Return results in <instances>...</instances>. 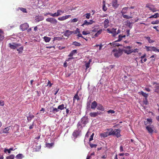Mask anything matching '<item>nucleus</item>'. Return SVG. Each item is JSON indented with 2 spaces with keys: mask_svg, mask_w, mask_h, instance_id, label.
<instances>
[{
  "mask_svg": "<svg viewBox=\"0 0 159 159\" xmlns=\"http://www.w3.org/2000/svg\"><path fill=\"white\" fill-rule=\"evenodd\" d=\"M122 53L123 51L122 49L120 48L114 49L112 50L111 52V54H113L115 57L117 58H119L122 55Z\"/></svg>",
  "mask_w": 159,
  "mask_h": 159,
  "instance_id": "obj_1",
  "label": "nucleus"
},
{
  "mask_svg": "<svg viewBox=\"0 0 159 159\" xmlns=\"http://www.w3.org/2000/svg\"><path fill=\"white\" fill-rule=\"evenodd\" d=\"M89 119L88 118L84 116L82 117L80 121L78 124V126H81V127L85 126V125L88 122Z\"/></svg>",
  "mask_w": 159,
  "mask_h": 159,
  "instance_id": "obj_2",
  "label": "nucleus"
},
{
  "mask_svg": "<svg viewBox=\"0 0 159 159\" xmlns=\"http://www.w3.org/2000/svg\"><path fill=\"white\" fill-rule=\"evenodd\" d=\"M109 130L111 131V135L116 136L117 138L120 136V129H119L113 130L112 129H109Z\"/></svg>",
  "mask_w": 159,
  "mask_h": 159,
  "instance_id": "obj_3",
  "label": "nucleus"
},
{
  "mask_svg": "<svg viewBox=\"0 0 159 159\" xmlns=\"http://www.w3.org/2000/svg\"><path fill=\"white\" fill-rule=\"evenodd\" d=\"M64 13V11L61 10L60 9H58L57 10V12H55L54 13L48 12V13H47V14L51 16H52L53 17H55L60 16L61 15L62 13Z\"/></svg>",
  "mask_w": 159,
  "mask_h": 159,
  "instance_id": "obj_4",
  "label": "nucleus"
},
{
  "mask_svg": "<svg viewBox=\"0 0 159 159\" xmlns=\"http://www.w3.org/2000/svg\"><path fill=\"white\" fill-rule=\"evenodd\" d=\"M131 48L132 47L130 46L124 47L122 49V50L123 52L129 55L132 53Z\"/></svg>",
  "mask_w": 159,
  "mask_h": 159,
  "instance_id": "obj_5",
  "label": "nucleus"
},
{
  "mask_svg": "<svg viewBox=\"0 0 159 159\" xmlns=\"http://www.w3.org/2000/svg\"><path fill=\"white\" fill-rule=\"evenodd\" d=\"M125 35H123L121 34H120L119 35L118 39L117 41H116L114 42H113L112 43H109V44H110L111 46H113L114 47L116 46H118L120 45L118 43H116L117 41H120L122 40V39L123 38H125Z\"/></svg>",
  "mask_w": 159,
  "mask_h": 159,
  "instance_id": "obj_6",
  "label": "nucleus"
},
{
  "mask_svg": "<svg viewBox=\"0 0 159 159\" xmlns=\"http://www.w3.org/2000/svg\"><path fill=\"white\" fill-rule=\"evenodd\" d=\"M9 47L11 48L12 49H16L17 48L21 46V44L20 43H9L8 44Z\"/></svg>",
  "mask_w": 159,
  "mask_h": 159,
  "instance_id": "obj_7",
  "label": "nucleus"
},
{
  "mask_svg": "<svg viewBox=\"0 0 159 159\" xmlns=\"http://www.w3.org/2000/svg\"><path fill=\"white\" fill-rule=\"evenodd\" d=\"M46 21L47 22H50L51 24L54 25H56L57 23V20L53 18H49L46 19Z\"/></svg>",
  "mask_w": 159,
  "mask_h": 159,
  "instance_id": "obj_8",
  "label": "nucleus"
},
{
  "mask_svg": "<svg viewBox=\"0 0 159 159\" xmlns=\"http://www.w3.org/2000/svg\"><path fill=\"white\" fill-rule=\"evenodd\" d=\"M107 131L102 133L100 134V135L103 138L107 137L108 136L111 135V131L109 130V129H107Z\"/></svg>",
  "mask_w": 159,
  "mask_h": 159,
  "instance_id": "obj_9",
  "label": "nucleus"
},
{
  "mask_svg": "<svg viewBox=\"0 0 159 159\" xmlns=\"http://www.w3.org/2000/svg\"><path fill=\"white\" fill-rule=\"evenodd\" d=\"M146 128L148 132L152 134L153 131L154 126L153 125H148L146 127Z\"/></svg>",
  "mask_w": 159,
  "mask_h": 159,
  "instance_id": "obj_10",
  "label": "nucleus"
},
{
  "mask_svg": "<svg viewBox=\"0 0 159 159\" xmlns=\"http://www.w3.org/2000/svg\"><path fill=\"white\" fill-rule=\"evenodd\" d=\"M152 84L154 85H155L154 88L155 92L159 93V83H157V82H154L152 83Z\"/></svg>",
  "mask_w": 159,
  "mask_h": 159,
  "instance_id": "obj_11",
  "label": "nucleus"
},
{
  "mask_svg": "<svg viewBox=\"0 0 159 159\" xmlns=\"http://www.w3.org/2000/svg\"><path fill=\"white\" fill-rule=\"evenodd\" d=\"M29 27V25L27 23L22 24L20 25V28L22 31L27 30Z\"/></svg>",
  "mask_w": 159,
  "mask_h": 159,
  "instance_id": "obj_12",
  "label": "nucleus"
},
{
  "mask_svg": "<svg viewBox=\"0 0 159 159\" xmlns=\"http://www.w3.org/2000/svg\"><path fill=\"white\" fill-rule=\"evenodd\" d=\"M44 19V17L41 16H37L35 17L34 21L37 23L43 20Z\"/></svg>",
  "mask_w": 159,
  "mask_h": 159,
  "instance_id": "obj_13",
  "label": "nucleus"
},
{
  "mask_svg": "<svg viewBox=\"0 0 159 159\" xmlns=\"http://www.w3.org/2000/svg\"><path fill=\"white\" fill-rule=\"evenodd\" d=\"M154 6L153 5H149L147 4L146 6V7L149 8V10L151 11L152 12L157 11V10L156 8L154 7Z\"/></svg>",
  "mask_w": 159,
  "mask_h": 159,
  "instance_id": "obj_14",
  "label": "nucleus"
},
{
  "mask_svg": "<svg viewBox=\"0 0 159 159\" xmlns=\"http://www.w3.org/2000/svg\"><path fill=\"white\" fill-rule=\"evenodd\" d=\"M77 53V51L76 50H74L71 51L70 54L68 55V56L69 57H72L71 58H68V60L73 59L74 58L72 57L75 54Z\"/></svg>",
  "mask_w": 159,
  "mask_h": 159,
  "instance_id": "obj_15",
  "label": "nucleus"
},
{
  "mask_svg": "<svg viewBox=\"0 0 159 159\" xmlns=\"http://www.w3.org/2000/svg\"><path fill=\"white\" fill-rule=\"evenodd\" d=\"M152 122V120L151 118H148L147 119L146 121H144V125L147 126L148 125H151Z\"/></svg>",
  "mask_w": 159,
  "mask_h": 159,
  "instance_id": "obj_16",
  "label": "nucleus"
},
{
  "mask_svg": "<svg viewBox=\"0 0 159 159\" xmlns=\"http://www.w3.org/2000/svg\"><path fill=\"white\" fill-rule=\"evenodd\" d=\"M70 15H67L65 16H62L61 17H59L58 20L60 21H63L68 19L69 17H70Z\"/></svg>",
  "mask_w": 159,
  "mask_h": 159,
  "instance_id": "obj_17",
  "label": "nucleus"
},
{
  "mask_svg": "<svg viewBox=\"0 0 159 159\" xmlns=\"http://www.w3.org/2000/svg\"><path fill=\"white\" fill-rule=\"evenodd\" d=\"M73 33V31H70L69 30H66L64 32V35L65 36L69 37Z\"/></svg>",
  "mask_w": 159,
  "mask_h": 159,
  "instance_id": "obj_18",
  "label": "nucleus"
},
{
  "mask_svg": "<svg viewBox=\"0 0 159 159\" xmlns=\"http://www.w3.org/2000/svg\"><path fill=\"white\" fill-rule=\"evenodd\" d=\"M117 0H113L112 1V4L113 7L115 8L118 7L119 6V4L117 3Z\"/></svg>",
  "mask_w": 159,
  "mask_h": 159,
  "instance_id": "obj_19",
  "label": "nucleus"
},
{
  "mask_svg": "<svg viewBox=\"0 0 159 159\" xmlns=\"http://www.w3.org/2000/svg\"><path fill=\"white\" fill-rule=\"evenodd\" d=\"M93 22L94 21L92 20H90L89 22H88L87 20H85L84 21V23L81 25L84 26V25H89L92 24Z\"/></svg>",
  "mask_w": 159,
  "mask_h": 159,
  "instance_id": "obj_20",
  "label": "nucleus"
},
{
  "mask_svg": "<svg viewBox=\"0 0 159 159\" xmlns=\"http://www.w3.org/2000/svg\"><path fill=\"white\" fill-rule=\"evenodd\" d=\"M97 106V102L95 101H94L91 103V108L92 109H95Z\"/></svg>",
  "mask_w": 159,
  "mask_h": 159,
  "instance_id": "obj_21",
  "label": "nucleus"
},
{
  "mask_svg": "<svg viewBox=\"0 0 159 159\" xmlns=\"http://www.w3.org/2000/svg\"><path fill=\"white\" fill-rule=\"evenodd\" d=\"M80 133L78 130H75L73 133L72 135L74 139H76L79 135Z\"/></svg>",
  "mask_w": 159,
  "mask_h": 159,
  "instance_id": "obj_22",
  "label": "nucleus"
},
{
  "mask_svg": "<svg viewBox=\"0 0 159 159\" xmlns=\"http://www.w3.org/2000/svg\"><path fill=\"white\" fill-rule=\"evenodd\" d=\"M4 38V33L2 30L0 29V41H2Z\"/></svg>",
  "mask_w": 159,
  "mask_h": 159,
  "instance_id": "obj_23",
  "label": "nucleus"
},
{
  "mask_svg": "<svg viewBox=\"0 0 159 159\" xmlns=\"http://www.w3.org/2000/svg\"><path fill=\"white\" fill-rule=\"evenodd\" d=\"M109 20L108 19H106L104 22V26L105 28H106L109 26Z\"/></svg>",
  "mask_w": 159,
  "mask_h": 159,
  "instance_id": "obj_24",
  "label": "nucleus"
},
{
  "mask_svg": "<svg viewBox=\"0 0 159 159\" xmlns=\"http://www.w3.org/2000/svg\"><path fill=\"white\" fill-rule=\"evenodd\" d=\"M92 60L91 59H89V61L88 62H86V61L85 62V66L86 67V69H85L86 70L90 66V63L92 62Z\"/></svg>",
  "mask_w": 159,
  "mask_h": 159,
  "instance_id": "obj_25",
  "label": "nucleus"
},
{
  "mask_svg": "<svg viewBox=\"0 0 159 159\" xmlns=\"http://www.w3.org/2000/svg\"><path fill=\"white\" fill-rule=\"evenodd\" d=\"M79 93V91H77L76 92V93L75 94V95L73 97V102H75V100H80V98L79 96L78 95V94Z\"/></svg>",
  "mask_w": 159,
  "mask_h": 159,
  "instance_id": "obj_26",
  "label": "nucleus"
},
{
  "mask_svg": "<svg viewBox=\"0 0 159 159\" xmlns=\"http://www.w3.org/2000/svg\"><path fill=\"white\" fill-rule=\"evenodd\" d=\"M57 108L59 111L60 110H62L64 109H66V107H65V105L63 104H62L58 106L57 107Z\"/></svg>",
  "mask_w": 159,
  "mask_h": 159,
  "instance_id": "obj_27",
  "label": "nucleus"
},
{
  "mask_svg": "<svg viewBox=\"0 0 159 159\" xmlns=\"http://www.w3.org/2000/svg\"><path fill=\"white\" fill-rule=\"evenodd\" d=\"M97 109L98 110L103 111L105 110V108L101 104H99L97 106Z\"/></svg>",
  "mask_w": 159,
  "mask_h": 159,
  "instance_id": "obj_28",
  "label": "nucleus"
},
{
  "mask_svg": "<svg viewBox=\"0 0 159 159\" xmlns=\"http://www.w3.org/2000/svg\"><path fill=\"white\" fill-rule=\"evenodd\" d=\"M126 25L130 28L131 29L132 27V25L129 21L127 20L125 22Z\"/></svg>",
  "mask_w": 159,
  "mask_h": 159,
  "instance_id": "obj_29",
  "label": "nucleus"
},
{
  "mask_svg": "<svg viewBox=\"0 0 159 159\" xmlns=\"http://www.w3.org/2000/svg\"><path fill=\"white\" fill-rule=\"evenodd\" d=\"M138 93L139 94L142 95L143 96L145 97V98H147L148 96V94L144 93L143 91L139 92Z\"/></svg>",
  "mask_w": 159,
  "mask_h": 159,
  "instance_id": "obj_30",
  "label": "nucleus"
},
{
  "mask_svg": "<svg viewBox=\"0 0 159 159\" xmlns=\"http://www.w3.org/2000/svg\"><path fill=\"white\" fill-rule=\"evenodd\" d=\"M116 29L112 28L111 30V34H112V35L114 37H115V36H116V35H117V34H116L117 32H116Z\"/></svg>",
  "mask_w": 159,
  "mask_h": 159,
  "instance_id": "obj_31",
  "label": "nucleus"
},
{
  "mask_svg": "<svg viewBox=\"0 0 159 159\" xmlns=\"http://www.w3.org/2000/svg\"><path fill=\"white\" fill-rule=\"evenodd\" d=\"M99 28V25H97L93 28V30H92L93 32H96L98 31Z\"/></svg>",
  "mask_w": 159,
  "mask_h": 159,
  "instance_id": "obj_32",
  "label": "nucleus"
},
{
  "mask_svg": "<svg viewBox=\"0 0 159 159\" xmlns=\"http://www.w3.org/2000/svg\"><path fill=\"white\" fill-rule=\"evenodd\" d=\"M128 7H124L122 10L121 13L122 15H124V14L126 13L127 11L128 10Z\"/></svg>",
  "mask_w": 159,
  "mask_h": 159,
  "instance_id": "obj_33",
  "label": "nucleus"
},
{
  "mask_svg": "<svg viewBox=\"0 0 159 159\" xmlns=\"http://www.w3.org/2000/svg\"><path fill=\"white\" fill-rule=\"evenodd\" d=\"M23 48L24 47L23 46H21L18 48H16L19 54H21L22 53Z\"/></svg>",
  "mask_w": 159,
  "mask_h": 159,
  "instance_id": "obj_34",
  "label": "nucleus"
},
{
  "mask_svg": "<svg viewBox=\"0 0 159 159\" xmlns=\"http://www.w3.org/2000/svg\"><path fill=\"white\" fill-rule=\"evenodd\" d=\"M144 38L148 40L149 43H152L154 42V41L151 39L149 37L145 36L144 37Z\"/></svg>",
  "mask_w": 159,
  "mask_h": 159,
  "instance_id": "obj_35",
  "label": "nucleus"
},
{
  "mask_svg": "<svg viewBox=\"0 0 159 159\" xmlns=\"http://www.w3.org/2000/svg\"><path fill=\"white\" fill-rule=\"evenodd\" d=\"M53 109L52 110H50V112H52L54 114H55L56 112L59 111L57 108L52 107Z\"/></svg>",
  "mask_w": 159,
  "mask_h": 159,
  "instance_id": "obj_36",
  "label": "nucleus"
},
{
  "mask_svg": "<svg viewBox=\"0 0 159 159\" xmlns=\"http://www.w3.org/2000/svg\"><path fill=\"white\" fill-rule=\"evenodd\" d=\"M10 128L9 127H7L3 129L2 130V133H8V131L9 130Z\"/></svg>",
  "mask_w": 159,
  "mask_h": 159,
  "instance_id": "obj_37",
  "label": "nucleus"
},
{
  "mask_svg": "<svg viewBox=\"0 0 159 159\" xmlns=\"http://www.w3.org/2000/svg\"><path fill=\"white\" fill-rule=\"evenodd\" d=\"M159 17V14L158 13H156L154 15H152L149 18H157Z\"/></svg>",
  "mask_w": 159,
  "mask_h": 159,
  "instance_id": "obj_38",
  "label": "nucleus"
},
{
  "mask_svg": "<svg viewBox=\"0 0 159 159\" xmlns=\"http://www.w3.org/2000/svg\"><path fill=\"white\" fill-rule=\"evenodd\" d=\"M43 39L46 42H48L51 40L50 38L47 36H44L43 37Z\"/></svg>",
  "mask_w": 159,
  "mask_h": 159,
  "instance_id": "obj_39",
  "label": "nucleus"
},
{
  "mask_svg": "<svg viewBox=\"0 0 159 159\" xmlns=\"http://www.w3.org/2000/svg\"><path fill=\"white\" fill-rule=\"evenodd\" d=\"M72 44L75 46H80L81 45L80 43H78L76 41L72 43Z\"/></svg>",
  "mask_w": 159,
  "mask_h": 159,
  "instance_id": "obj_40",
  "label": "nucleus"
},
{
  "mask_svg": "<svg viewBox=\"0 0 159 159\" xmlns=\"http://www.w3.org/2000/svg\"><path fill=\"white\" fill-rule=\"evenodd\" d=\"M89 115L91 117H95L97 116L96 112H90Z\"/></svg>",
  "mask_w": 159,
  "mask_h": 159,
  "instance_id": "obj_41",
  "label": "nucleus"
},
{
  "mask_svg": "<svg viewBox=\"0 0 159 159\" xmlns=\"http://www.w3.org/2000/svg\"><path fill=\"white\" fill-rule=\"evenodd\" d=\"M54 143H46V147L50 148L51 147H52L54 145Z\"/></svg>",
  "mask_w": 159,
  "mask_h": 159,
  "instance_id": "obj_42",
  "label": "nucleus"
},
{
  "mask_svg": "<svg viewBox=\"0 0 159 159\" xmlns=\"http://www.w3.org/2000/svg\"><path fill=\"white\" fill-rule=\"evenodd\" d=\"M18 9L20 10L21 11L24 13H27V11L26 8L22 7H19Z\"/></svg>",
  "mask_w": 159,
  "mask_h": 159,
  "instance_id": "obj_43",
  "label": "nucleus"
},
{
  "mask_svg": "<svg viewBox=\"0 0 159 159\" xmlns=\"http://www.w3.org/2000/svg\"><path fill=\"white\" fill-rule=\"evenodd\" d=\"M34 116L33 115H30L28 116L27 117V120L30 121L34 117Z\"/></svg>",
  "mask_w": 159,
  "mask_h": 159,
  "instance_id": "obj_44",
  "label": "nucleus"
},
{
  "mask_svg": "<svg viewBox=\"0 0 159 159\" xmlns=\"http://www.w3.org/2000/svg\"><path fill=\"white\" fill-rule=\"evenodd\" d=\"M15 157V156L13 154H11L9 156L6 157V159H14Z\"/></svg>",
  "mask_w": 159,
  "mask_h": 159,
  "instance_id": "obj_45",
  "label": "nucleus"
},
{
  "mask_svg": "<svg viewBox=\"0 0 159 159\" xmlns=\"http://www.w3.org/2000/svg\"><path fill=\"white\" fill-rule=\"evenodd\" d=\"M62 38H61L60 37H55L53 38V40H58V41H60L61 40H62Z\"/></svg>",
  "mask_w": 159,
  "mask_h": 159,
  "instance_id": "obj_46",
  "label": "nucleus"
},
{
  "mask_svg": "<svg viewBox=\"0 0 159 159\" xmlns=\"http://www.w3.org/2000/svg\"><path fill=\"white\" fill-rule=\"evenodd\" d=\"M139 51V49L137 48L134 49H131L132 53V52L136 53L138 52Z\"/></svg>",
  "mask_w": 159,
  "mask_h": 159,
  "instance_id": "obj_47",
  "label": "nucleus"
},
{
  "mask_svg": "<svg viewBox=\"0 0 159 159\" xmlns=\"http://www.w3.org/2000/svg\"><path fill=\"white\" fill-rule=\"evenodd\" d=\"M23 155L21 154H19L17 155L16 157V158L21 159L23 157Z\"/></svg>",
  "mask_w": 159,
  "mask_h": 159,
  "instance_id": "obj_48",
  "label": "nucleus"
},
{
  "mask_svg": "<svg viewBox=\"0 0 159 159\" xmlns=\"http://www.w3.org/2000/svg\"><path fill=\"white\" fill-rule=\"evenodd\" d=\"M145 48H146L147 51H152V49H151V46H146Z\"/></svg>",
  "mask_w": 159,
  "mask_h": 159,
  "instance_id": "obj_49",
  "label": "nucleus"
},
{
  "mask_svg": "<svg viewBox=\"0 0 159 159\" xmlns=\"http://www.w3.org/2000/svg\"><path fill=\"white\" fill-rule=\"evenodd\" d=\"M123 18L127 19H129L130 18H132V17L130 16H128V15H123Z\"/></svg>",
  "mask_w": 159,
  "mask_h": 159,
  "instance_id": "obj_50",
  "label": "nucleus"
},
{
  "mask_svg": "<svg viewBox=\"0 0 159 159\" xmlns=\"http://www.w3.org/2000/svg\"><path fill=\"white\" fill-rule=\"evenodd\" d=\"M73 34H77L78 33H80V29L77 28L76 29V30L75 31H73Z\"/></svg>",
  "mask_w": 159,
  "mask_h": 159,
  "instance_id": "obj_51",
  "label": "nucleus"
},
{
  "mask_svg": "<svg viewBox=\"0 0 159 159\" xmlns=\"http://www.w3.org/2000/svg\"><path fill=\"white\" fill-rule=\"evenodd\" d=\"M89 145H90V147L92 148H96L97 146V145L93 144L92 143H90Z\"/></svg>",
  "mask_w": 159,
  "mask_h": 159,
  "instance_id": "obj_52",
  "label": "nucleus"
},
{
  "mask_svg": "<svg viewBox=\"0 0 159 159\" xmlns=\"http://www.w3.org/2000/svg\"><path fill=\"white\" fill-rule=\"evenodd\" d=\"M143 103L146 105H147L148 104L147 98H145L143 100Z\"/></svg>",
  "mask_w": 159,
  "mask_h": 159,
  "instance_id": "obj_53",
  "label": "nucleus"
},
{
  "mask_svg": "<svg viewBox=\"0 0 159 159\" xmlns=\"http://www.w3.org/2000/svg\"><path fill=\"white\" fill-rule=\"evenodd\" d=\"M107 112L109 114L110 113L113 114V113H115V111L113 110L110 109V110H109L108 111H107Z\"/></svg>",
  "mask_w": 159,
  "mask_h": 159,
  "instance_id": "obj_54",
  "label": "nucleus"
},
{
  "mask_svg": "<svg viewBox=\"0 0 159 159\" xmlns=\"http://www.w3.org/2000/svg\"><path fill=\"white\" fill-rule=\"evenodd\" d=\"M159 22V21H158V20H156V21H152V22H151V24H153V25H154V24H158Z\"/></svg>",
  "mask_w": 159,
  "mask_h": 159,
  "instance_id": "obj_55",
  "label": "nucleus"
},
{
  "mask_svg": "<svg viewBox=\"0 0 159 159\" xmlns=\"http://www.w3.org/2000/svg\"><path fill=\"white\" fill-rule=\"evenodd\" d=\"M90 13H87L85 14L86 17L87 19H89L90 16Z\"/></svg>",
  "mask_w": 159,
  "mask_h": 159,
  "instance_id": "obj_56",
  "label": "nucleus"
},
{
  "mask_svg": "<svg viewBox=\"0 0 159 159\" xmlns=\"http://www.w3.org/2000/svg\"><path fill=\"white\" fill-rule=\"evenodd\" d=\"M151 49H152V51H153L154 52H156V51H157V49L155 47H151Z\"/></svg>",
  "mask_w": 159,
  "mask_h": 159,
  "instance_id": "obj_57",
  "label": "nucleus"
},
{
  "mask_svg": "<svg viewBox=\"0 0 159 159\" xmlns=\"http://www.w3.org/2000/svg\"><path fill=\"white\" fill-rule=\"evenodd\" d=\"M102 10L104 11H106L107 10V8L106 6V5H103Z\"/></svg>",
  "mask_w": 159,
  "mask_h": 159,
  "instance_id": "obj_58",
  "label": "nucleus"
},
{
  "mask_svg": "<svg viewBox=\"0 0 159 159\" xmlns=\"http://www.w3.org/2000/svg\"><path fill=\"white\" fill-rule=\"evenodd\" d=\"M78 20V19L77 18H75L71 20L72 22H77Z\"/></svg>",
  "mask_w": 159,
  "mask_h": 159,
  "instance_id": "obj_59",
  "label": "nucleus"
},
{
  "mask_svg": "<svg viewBox=\"0 0 159 159\" xmlns=\"http://www.w3.org/2000/svg\"><path fill=\"white\" fill-rule=\"evenodd\" d=\"M102 29H100L99 30H98V31L97 32V33L98 34V35H100L102 32Z\"/></svg>",
  "mask_w": 159,
  "mask_h": 159,
  "instance_id": "obj_60",
  "label": "nucleus"
},
{
  "mask_svg": "<svg viewBox=\"0 0 159 159\" xmlns=\"http://www.w3.org/2000/svg\"><path fill=\"white\" fill-rule=\"evenodd\" d=\"M94 133H93L91 135L90 138H89V141H90L93 140V136H94Z\"/></svg>",
  "mask_w": 159,
  "mask_h": 159,
  "instance_id": "obj_61",
  "label": "nucleus"
},
{
  "mask_svg": "<svg viewBox=\"0 0 159 159\" xmlns=\"http://www.w3.org/2000/svg\"><path fill=\"white\" fill-rule=\"evenodd\" d=\"M107 155H105L101 157L99 159H102V158L106 159L107 158Z\"/></svg>",
  "mask_w": 159,
  "mask_h": 159,
  "instance_id": "obj_62",
  "label": "nucleus"
},
{
  "mask_svg": "<svg viewBox=\"0 0 159 159\" xmlns=\"http://www.w3.org/2000/svg\"><path fill=\"white\" fill-rule=\"evenodd\" d=\"M7 152H8L9 153H10L11 152H10V151L9 150V149H7L6 148H5L4 149V152H5V153H6Z\"/></svg>",
  "mask_w": 159,
  "mask_h": 159,
  "instance_id": "obj_63",
  "label": "nucleus"
},
{
  "mask_svg": "<svg viewBox=\"0 0 159 159\" xmlns=\"http://www.w3.org/2000/svg\"><path fill=\"white\" fill-rule=\"evenodd\" d=\"M4 101L2 100L0 101V105L1 106H4Z\"/></svg>",
  "mask_w": 159,
  "mask_h": 159,
  "instance_id": "obj_64",
  "label": "nucleus"
}]
</instances>
